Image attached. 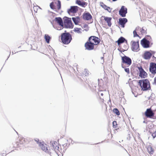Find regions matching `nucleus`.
<instances>
[{
	"instance_id": "nucleus-1",
	"label": "nucleus",
	"mask_w": 156,
	"mask_h": 156,
	"mask_svg": "<svg viewBox=\"0 0 156 156\" xmlns=\"http://www.w3.org/2000/svg\"><path fill=\"white\" fill-rule=\"evenodd\" d=\"M139 84L141 88V90L146 91L151 89L149 81L147 79L139 80Z\"/></svg>"
},
{
	"instance_id": "nucleus-2",
	"label": "nucleus",
	"mask_w": 156,
	"mask_h": 156,
	"mask_svg": "<svg viewBox=\"0 0 156 156\" xmlns=\"http://www.w3.org/2000/svg\"><path fill=\"white\" fill-rule=\"evenodd\" d=\"M61 40L63 43L68 44L72 39V36L69 33H63L61 35Z\"/></svg>"
},
{
	"instance_id": "nucleus-3",
	"label": "nucleus",
	"mask_w": 156,
	"mask_h": 156,
	"mask_svg": "<svg viewBox=\"0 0 156 156\" xmlns=\"http://www.w3.org/2000/svg\"><path fill=\"white\" fill-rule=\"evenodd\" d=\"M122 68L129 66L132 63L131 59L126 56L122 57Z\"/></svg>"
},
{
	"instance_id": "nucleus-4",
	"label": "nucleus",
	"mask_w": 156,
	"mask_h": 156,
	"mask_svg": "<svg viewBox=\"0 0 156 156\" xmlns=\"http://www.w3.org/2000/svg\"><path fill=\"white\" fill-rule=\"evenodd\" d=\"M147 130L151 135L153 138L156 136V126H154L152 123L148 125Z\"/></svg>"
},
{
	"instance_id": "nucleus-5",
	"label": "nucleus",
	"mask_w": 156,
	"mask_h": 156,
	"mask_svg": "<svg viewBox=\"0 0 156 156\" xmlns=\"http://www.w3.org/2000/svg\"><path fill=\"white\" fill-rule=\"evenodd\" d=\"M50 6L52 9L59 10L61 8V2L59 0L55 2H52L50 4Z\"/></svg>"
},
{
	"instance_id": "nucleus-6",
	"label": "nucleus",
	"mask_w": 156,
	"mask_h": 156,
	"mask_svg": "<svg viewBox=\"0 0 156 156\" xmlns=\"http://www.w3.org/2000/svg\"><path fill=\"white\" fill-rule=\"evenodd\" d=\"M112 19V18L109 17L105 16H102L101 18V23H102V25L105 24V22H106L108 25L110 27L112 23H111V21Z\"/></svg>"
},
{
	"instance_id": "nucleus-7",
	"label": "nucleus",
	"mask_w": 156,
	"mask_h": 156,
	"mask_svg": "<svg viewBox=\"0 0 156 156\" xmlns=\"http://www.w3.org/2000/svg\"><path fill=\"white\" fill-rule=\"evenodd\" d=\"M63 20L64 24L66 28H73V25L71 18L65 17L64 18Z\"/></svg>"
},
{
	"instance_id": "nucleus-8",
	"label": "nucleus",
	"mask_w": 156,
	"mask_h": 156,
	"mask_svg": "<svg viewBox=\"0 0 156 156\" xmlns=\"http://www.w3.org/2000/svg\"><path fill=\"white\" fill-rule=\"evenodd\" d=\"M88 41L92 43L94 45H97L99 44L100 39L95 36H91L88 39Z\"/></svg>"
},
{
	"instance_id": "nucleus-9",
	"label": "nucleus",
	"mask_w": 156,
	"mask_h": 156,
	"mask_svg": "<svg viewBox=\"0 0 156 156\" xmlns=\"http://www.w3.org/2000/svg\"><path fill=\"white\" fill-rule=\"evenodd\" d=\"M131 43V49L132 51H134L137 52L140 50L139 42H135L134 41H132Z\"/></svg>"
},
{
	"instance_id": "nucleus-10",
	"label": "nucleus",
	"mask_w": 156,
	"mask_h": 156,
	"mask_svg": "<svg viewBox=\"0 0 156 156\" xmlns=\"http://www.w3.org/2000/svg\"><path fill=\"white\" fill-rule=\"evenodd\" d=\"M79 8L77 6H71L70 8L68 9L67 12L69 14L73 15L78 11Z\"/></svg>"
},
{
	"instance_id": "nucleus-11",
	"label": "nucleus",
	"mask_w": 156,
	"mask_h": 156,
	"mask_svg": "<svg viewBox=\"0 0 156 156\" xmlns=\"http://www.w3.org/2000/svg\"><path fill=\"white\" fill-rule=\"evenodd\" d=\"M150 42L148 41L146 38H144L141 41V44L142 46L145 48L150 47Z\"/></svg>"
},
{
	"instance_id": "nucleus-12",
	"label": "nucleus",
	"mask_w": 156,
	"mask_h": 156,
	"mask_svg": "<svg viewBox=\"0 0 156 156\" xmlns=\"http://www.w3.org/2000/svg\"><path fill=\"white\" fill-rule=\"evenodd\" d=\"M127 8L124 6H122L119 11V14L122 17L126 16V14L127 13Z\"/></svg>"
},
{
	"instance_id": "nucleus-13",
	"label": "nucleus",
	"mask_w": 156,
	"mask_h": 156,
	"mask_svg": "<svg viewBox=\"0 0 156 156\" xmlns=\"http://www.w3.org/2000/svg\"><path fill=\"white\" fill-rule=\"evenodd\" d=\"M94 45L92 43L88 40L84 44V47L86 49L88 50H91L94 49Z\"/></svg>"
},
{
	"instance_id": "nucleus-14",
	"label": "nucleus",
	"mask_w": 156,
	"mask_h": 156,
	"mask_svg": "<svg viewBox=\"0 0 156 156\" xmlns=\"http://www.w3.org/2000/svg\"><path fill=\"white\" fill-rule=\"evenodd\" d=\"M138 68L140 72L139 76L142 78H145L147 76V73L144 70L141 66L138 67Z\"/></svg>"
},
{
	"instance_id": "nucleus-15",
	"label": "nucleus",
	"mask_w": 156,
	"mask_h": 156,
	"mask_svg": "<svg viewBox=\"0 0 156 156\" xmlns=\"http://www.w3.org/2000/svg\"><path fill=\"white\" fill-rule=\"evenodd\" d=\"M150 71L153 74L156 73V64L154 63H150Z\"/></svg>"
},
{
	"instance_id": "nucleus-16",
	"label": "nucleus",
	"mask_w": 156,
	"mask_h": 156,
	"mask_svg": "<svg viewBox=\"0 0 156 156\" xmlns=\"http://www.w3.org/2000/svg\"><path fill=\"white\" fill-rule=\"evenodd\" d=\"M145 115L147 117L151 118L154 116V113L151 110V108H148L145 112Z\"/></svg>"
},
{
	"instance_id": "nucleus-17",
	"label": "nucleus",
	"mask_w": 156,
	"mask_h": 156,
	"mask_svg": "<svg viewBox=\"0 0 156 156\" xmlns=\"http://www.w3.org/2000/svg\"><path fill=\"white\" fill-rule=\"evenodd\" d=\"M127 22V20L126 18H121L119 20V23L122 28L125 27V25Z\"/></svg>"
},
{
	"instance_id": "nucleus-18",
	"label": "nucleus",
	"mask_w": 156,
	"mask_h": 156,
	"mask_svg": "<svg viewBox=\"0 0 156 156\" xmlns=\"http://www.w3.org/2000/svg\"><path fill=\"white\" fill-rule=\"evenodd\" d=\"M83 18L84 20H88L92 18V16L89 12L84 13L83 15Z\"/></svg>"
},
{
	"instance_id": "nucleus-19",
	"label": "nucleus",
	"mask_w": 156,
	"mask_h": 156,
	"mask_svg": "<svg viewBox=\"0 0 156 156\" xmlns=\"http://www.w3.org/2000/svg\"><path fill=\"white\" fill-rule=\"evenodd\" d=\"M136 29L137 31H140V33H138L139 34L143 35L147 33V29L144 27L141 28L140 27H136Z\"/></svg>"
},
{
	"instance_id": "nucleus-20",
	"label": "nucleus",
	"mask_w": 156,
	"mask_h": 156,
	"mask_svg": "<svg viewBox=\"0 0 156 156\" xmlns=\"http://www.w3.org/2000/svg\"><path fill=\"white\" fill-rule=\"evenodd\" d=\"M76 3L84 8H85L87 5V3L86 2L84 1L82 2L79 0H77L76 1Z\"/></svg>"
},
{
	"instance_id": "nucleus-21",
	"label": "nucleus",
	"mask_w": 156,
	"mask_h": 156,
	"mask_svg": "<svg viewBox=\"0 0 156 156\" xmlns=\"http://www.w3.org/2000/svg\"><path fill=\"white\" fill-rule=\"evenodd\" d=\"M152 56V54L149 51L145 52L143 56L144 58L145 59H149Z\"/></svg>"
},
{
	"instance_id": "nucleus-22",
	"label": "nucleus",
	"mask_w": 156,
	"mask_h": 156,
	"mask_svg": "<svg viewBox=\"0 0 156 156\" xmlns=\"http://www.w3.org/2000/svg\"><path fill=\"white\" fill-rule=\"evenodd\" d=\"M55 21L61 27L63 26V23L62 19L60 17H56L55 18Z\"/></svg>"
},
{
	"instance_id": "nucleus-23",
	"label": "nucleus",
	"mask_w": 156,
	"mask_h": 156,
	"mask_svg": "<svg viewBox=\"0 0 156 156\" xmlns=\"http://www.w3.org/2000/svg\"><path fill=\"white\" fill-rule=\"evenodd\" d=\"M52 145L53 148L55 152H57L58 151L59 147L58 144L56 141H54L52 143Z\"/></svg>"
},
{
	"instance_id": "nucleus-24",
	"label": "nucleus",
	"mask_w": 156,
	"mask_h": 156,
	"mask_svg": "<svg viewBox=\"0 0 156 156\" xmlns=\"http://www.w3.org/2000/svg\"><path fill=\"white\" fill-rule=\"evenodd\" d=\"M39 146L41 147V149L46 152H48V147L46 144L43 145L41 143L39 144Z\"/></svg>"
},
{
	"instance_id": "nucleus-25",
	"label": "nucleus",
	"mask_w": 156,
	"mask_h": 156,
	"mask_svg": "<svg viewBox=\"0 0 156 156\" xmlns=\"http://www.w3.org/2000/svg\"><path fill=\"white\" fill-rule=\"evenodd\" d=\"M100 5L103 8L105 9V10H107L109 12H111V9L109 7L107 6L103 2H101L100 3Z\"/></svg>"
},
{
	"instance_id": "nucleus-26",
	"label": "nucleus",
	"mask_w": 156,
	"mask_h": 156,
	"mask_svg": "<svg viewBox=\"0 0 156 156\" xmlns=\"http://www.w3.org/2000/svg\"><path fill=\"white\" fill-rule=\"evenodd\" d=\"M72 19L75 24L76 25L78 24L80 21V18L78 16L76 17H73Z\"/></svg>"
},
{
	"instance_id": "nucleus-27",
	"label": "nucleus",
	"mask_w": 156,
	"mask_h": 156,
	"mask_svg": "<svg viewBox=\"0 0 156 156\" xmlns=\"http://www.w3.org/2000/svg\"><path fill=\"white\" fill-rule=\"evenodd\" d=\"M147 149L149 153L150 154H152L154 152V150L151 146H148Z\"/></svg>"
},
{
	"instance_id": "nucleus-28",
	"label": "nucleus",
	"mask_w": 156,
	"mask_h": 156,
	"mask_svg": "<svg viewBox=\"0 0 156 156\" xmlns=\"http://www.w3.org/2000/svg\"><path fill=\"white\" fill-rule=\"evenodd\" d=\"M125 41H126L125 38L122 37H121L116 42H117L118 45H119L120 44L123 43Z\"/></svg>"
},
{
	"instance_id": "nucleus-29",
	"label": "nucleus",
	"mask_w": 156,
	"mask_h": 156,
	"mask_svg": "<svg viewBox=\"0 0 156 156\" xmlns=\"http://www.w3.org/2000/svg\"><path fill=\"white\" fill-rule=\"evenodd\" d=\"M44 38L45 39L46 42L48 43H49V41L51 39V38L49 36L48 34H45L44 35Z\"/></svg>"
},
{
	"instance_id": "nucleus-30",
	"label": "nucleus",
	"mask_w": 156,
	"mask_h": 156,
	"mask_svg": "<svg viewBox=\"0 0 156 156\" xmlns=\"http://www.w3.org/2000/svg\"><path fill=\"white\" fill-rule=\"evenodd\" d=\"M136 31H137V30L136 29V28L135 29V30H134L133 31V37H140L139 35L137 34Z\"/></svg>"
},
{
	"instance_id": "nucleus-31",
	"label": "nucleus",
	"mask_w": 156,
	"mask_h": 156,
	"mask_svg": "<svg viewBox=\"0 0 156 156\" xmlns=\"http://www.w3.org/2000/svg\"><path fill=\"white\" fill-rule=\"evenodd\" d=\"M113 112L114 113H115L117 115H120L119 112L117 108H114L113 109Z\"/></svg>"
},
{
	"instance_id": "nucleus-32",
	"label": "nucleus",
	"mask_w": 156,
	"mask_h": 156,
	"mask_svg": "<svg viewBox=\"0 0 156 156\" xmlns=\"http://www.w3.org/2000/svg\"><path fill=\"white\" fill-rule=\"evenodd\" d=\"M113 126L114 128H117V124L116 121H114L113 122Z\"/></svg>"
},
{
	"instance_id": "nucleus-33",
	"label": "nucleus",
	"mask_w": 156,
	"mask_h": 156,
	"mask_svg": "<svg viewBox=\"0 0 156 156\" xmlns=\"http://www.w3.org/2000/svg\"><path fill=\"white\" fill-rule=\"evenodd\" d=\"M80 28H75L74 31L75 32H76L78 33H80Z\"/></svg>"
},
{
	"instance_id": "nucleus-34",
	"label": "nucleus",
	"mask_w": 156,
	"mask_h": 156,
	"mask_svg": "<svg viewBox=\"0 0 156 156\" xmlns=\"http://www.w3.org/2000/svg\"><path fill=\"white\" fill-rule=\"evenodd\" d=\"M124 68L125 71L128 74H129V69L128 68Z\"/></svg>"
},
{
	"instance_id": "nucleus-35",
	"label": "nucleus",
	"mask_w": 156,
	"mask_h": 156,
	"mask_svg": "<svg viewBox=\"0 0 156 156\" xmlns=\"http://www.w3.org/2000/svg\"><path fill=\"white\" fill-rule=\"evenodd\" d=\"M147 40L148 41H150V42H151L152 41V38L150 36H147Z\"/></svg>"
},
{
	"instance_id": "nucleus-36",
	"label": "nucleus",
	"mask_w": 156,
	"mask_h": 156,
	"mask_svg": "<svg viewBox=\"0 0 156 156\" xmlns=\"http://www.w3.org/2000/svg\"><path fill=\"white\" fill-rule=\"evenodd\" d=\"M35 140L36 141V142H37V143L38 144H39H39L40 143V142H39V140L38 139H37L36 140Z\"/></svg>"
},
{
	"instance_id": "nucleus-37",
	"label": "nucleus",
	"mask_w": 156,
	"mask_h": 156,
	"mask_svg": "<svg viewBox=\"0 0 156 156\" xmlns=\"http://www.w3.org/2000/svg\"><path fill=\"white\" fill-rule=\"evenodd\" d=\"M154 83L156 84V76L154 78Z\"/></svg>"
},
{
	"instance_id": "nucleus-38",
	"label": "nucleus",
	"mask_w": 156,
	"mask_h": 156,
	"mask_svg": "<svg viewBox=\"0 0 156 156\" xmlns=\"http://www.w3.org/2000/svg\"><path fill=\"white\" fill-rule=\"evenodd\" d=\"M100 99L101 100V101L103 103L104 102V100L103 99H101L100 98Z\"/></svg>"
},
{
	"instance_id": "nucleus-39",
	"label": "nucleus",
	"mask_w": 156,
	"mask_h": 156,
	"mask_svg": "<svg viewBox=\"0 0 156 156\" xmlns=\"http://www.w3.org/2000/svg\"><path fill=\"white\" fill-rule=\"evenodd\" d=\"M101 96H103V94L102 93H101Z\"/></svg>"
},
{
	"instance_id": "nucleus-40",
	"label": "nucleus",
	"mask_w": 156,
	"mask_h": 156,
	"mask_svg": "<svg viewBox=\"0 0 156 156\" xmlns=\"http://www.w3.org/2000/svg\"><path fill=\"white\" fill-rule=\"evenodd\" d=\"M88 73H87V75H86V76H87V75H88Z\"/></svg>"
}]
</instances>
